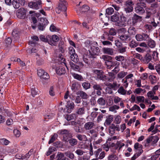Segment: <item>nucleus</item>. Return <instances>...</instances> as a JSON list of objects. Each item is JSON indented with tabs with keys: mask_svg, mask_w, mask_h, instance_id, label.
Wrapping results in <instances>:
<instances>
[{
	"mask_svg": "<svg viewBox=\"0 0 160 160\" xmlns=\"http://www.w3.org/2000/svg\"><path fill=\"white\" fill-rule=\"evenodd\" d=\"M42 3V1L41 0H37L29 3L28 6L33 9H38L41 7Z\"/></svg>",
	"mask_w": 160,
	"mask_h": 160,
	"instance_id": "nucleus-6",
	"label": "nucleus"
},
{
	"mask_svg": "<svg viewBox=\"0 0 160 160\" xmlns=\"http://www.w3.org/2000/svg\"><path fill=\"white\" fill-rule=\"evenodd\" d=\"M65 154L67 157L72 160H76V158L75 157L74 154L72 152L68 151L65 153Z\"/></svg>",
	"mask_w": 160,
	"mask_h": 160,
	"instance_id": "nucleus-19",
	"label": "nucleus"
},
{
	"mask_svg": "<svg viewBox=\"0 0 160 160\" xmlns=\"http://www.w3.org/2000/svg\"><path fill=\"white\" fill-rule=\"evenodd\" d=\"M97 102L101 106L105 105L106 103L105 100L102 97L99 98Z\"/></svg>",
	"mask_w": 160,
	"mask_h": 160,
	"instance_id": "nucleus-39",
	"label": "nucleus"
},
{
	"mask_svg": "<svg viewBox=\"0 0 160 160\" xmlns=\"http://www.w3.org/2000/svg\"><path fill=\"white\" fill-rule=\"evenodd\" d=\"M68 142L69 144L72 146L76 145L78 143V141L76 139L71 138L68 139Z\"/></svg>",
	"mask_w": 160,
	"mask_h": 160,
	"instance_id": "nucleus-27",
	"label": "nucleus"
},
{
	"mask_svg": "<svg viewBox=\"0 0 160 160\" xmlns=\"http://www.w3.org/2000/svg\"><path fill=\"white\" fill-rule=\"evenodd\" d=\"M115 59L117 61L122 62L124 60V57L123 56L119 55L115 57Z\"/></svg>",
	"mask_w": 160,
	"mask_h": 160,
	"instance_id": "nucleus-64",
	"label": "nucleus"
},
{
	"mask_svg": "<svg viewBox=\"0 0 160 160\" xmlns=\"http://www.w3.org/2000/svg\"><path fill=\"white\" fill-rule=\"evenodd\" d=\"M113 116L111 115H109L105 120L104 125L106 126L110 125L113 121Z\"/></svg>",
	"mask_w": 160,
	"mask_h": 160,
	"instance_id": "nucleus-21",
	"label": "nucleus"
},
{
	"mask_svg": "<svg viewBox=\"0 0 160 160\" xmlns=\"http://www.w3.org/2000/svg\"><path fill=\"white\" fill-rule=\"evenodd\" d=\"M146 7V4L143 2L138 3L135 8V12L137 13L142 14L145 12L144 8Z\"/></svg>",
	"mask_w": 160,
	"mask_h": 160,
	"instance_id": "nucleus-4",
	"label": "nucleus"
},
{
	"mask_svg": "<svg viewBox=\"0 0 160 160\" xmlns=\"http://www.w3.org/2000/svg\"><path fill=\"white\" fill-rule=\"evenodd\" d=\"M119 85H118L116 82H113V83H109L108 85L106 90L108 91V92L110 94L112 93V90H116L119 88Z\"/></svg>",
	"mask_w": 160,
	"mask_h": 160,
	"instance_id": "nucleus-7",
	"label": "nucleus"
},
{
	"mask_svg": "<svg viewBox=\"0 0 160 160\" xmlns=\"http://www.w3.org/2000/svg\"><path fill=\"white\" fill-rule=\"evenodd\" d=\"M108 160H118V157L113 154L109 155L108 157Z\"/></svg>",
	"mask_w": 160,
	"mask_h": 160,
	"instance_id": "nucleus-44",
	"label": "nucleus"
},
{
	"mask_svg": "<svg viewBox=\"0 0 160 160\" xmlns=\"http://www.w3.org/2000/svg\"><path fill=\"white\" fill-rule=\"evenodd\" d=\"M70 65L72 68L76 71H78L80 69L79 66L75 64L72 62H70Z\"/></svg>",
	"mask_w": 160,
	"mask_h": 160,
	"instance_id": "nucleus-34",
	"label": "nucleus"
},
{
	"mask_svg": "<svg viewBox=\"0 0 160 160\" xmlns=\"http://www.w3.org/2000/svg\"><path fill=\"white\" fill-rule=\"evenodd\" d=\"M158 53L157 51H154L153 52L152 56L154 60H156L158 59Z\"/></svg>",
	"mask_w": 160,
	"mask_h": 160,
	"instance_id": "nucleus-60",
	"label": "nucleus"
},
{
	"mask_svg": "<svg viewBox=\"0 0 160 160\" xmlns=\"http://www.w3.org/2000/svg\"><path fill=\"white\" fill-rule=\"evenodd\" d=\"M40 77L45 79H48L49 78V76L48 73L45 71L44 72L42 73V75Z\"/></svg>",
	"mask_w": 160,
	"mask_h": 160,
	"instance_id": "nucleus-54",
	"label": "nucleus"
},
{
	"mask_svg": "<svg viewBox=\"0 0 160 160\" xmlns=\"http://www.w3.org/2000/svg\"><path fill=\"white\" fill-rule=\"evenodd\" d=\"M42 23H39L38 25V29L41 31H43L45 28L46 26L42 24Z\"/></svg>",
	"mask_w": 160,
	"mask_h": 160,
	"instance_id": "nucleus-61",
	"label": "nucleus"
},
{
	"mask_svg": "<svg viewBox=\"0 0 160 160\" xmlns=\"http://www.w3.org/2000/svg\"><path fill=\"white\" fill-rule=\"evenodd\" d=\"M126 91L122 87H120L118 90V93L123 95L126 94Z\"/></svg>",
	"mask_w": 160,
	"mask_h": 160,
	"instance_id": "nucleus-52",
	"label": "nucleus"
},
{
	"mask_svg": "<svg viewBox=\"0 0 160 160\" xmlns=\"http://www.w3.org/2000/svg\"><path fill=\"white\" fill-rule=\"evenodd\" d=\"M112 124L109 127V132L111 135H113L115 133V129Z\"/></svg>",
	"mask_w": 160,
	"mask_h": 160,
	"instance_id": "nucleus-58",
	"label": "nucleus"
},
{
	"mask_svg": "<svg viewBox=\"0 0 160 160\" xmlns=\"http://www.w3.org/2000/svg\"><path fill=\"white\" fill-rule=\"evenodd\" d=\"M147 45L151 48H154L156 45V43L154 41L150 38L148 42Z\"/></svg>",
	"mask_w": 160,
	"mask_h": 160,
	"instance_id": "nucleus-25",
	"label": "nucleus"
},
{
	"mask_svg": "<svg viewBox=\"0 0 160 160\" xmlns=\"http://www.w3.org/2000/svg\"><path fill=\"white\" fill-rule=\"evenodd\" d=\"M149 78L152 84H153L155 83V81L156 80L157 78L156 76L152 75L149 76Z\"/></svg>",
	"mask_w": 160,
	"mask_h": 160,
	"instance_id": "nucleus-59",
	"label": "nucleus"
},
{
	"mask_svg": "<svg viewBox=\"0 0 160 160\" xmlns=\"http://www.w3.org/2000/svg\"><path fill=\"white\" fill-rule=\"evenodd\" d=\"M60 133L61 134L64 135L63 137L64 139H65V137H67V136L71 134L70 133V131L66 129H63L61 130L60 131Z\"/></svg>",
	"mask_w": 160,
	"mask_h": 160,
	"instance_id": "nucleus-30",
	"label": "nucleus"
},
{
	"mask_svg": "<svg viewBox=\"0 0 160 160\" xmlns=\"http://www.w3.org/2000/svg\"><path fill=\"white\" fill-rule=\"evenodd\" d=\"M56 71L57 73L59 75L64 74L66 72L65 68L62 66L57 68Z\"/></svg>",
	"mask_w": 160,
	"mask_h": 160,
	"instance_id": "nucleus-16",
	"label": "nucleus"
},
{
	"mask_svg": "<svg viewBox=\"0 0 160 160\" xmlns=\"http://www.w3.org/2000/svg\"><path fill=\"white\" fill-rule=\"evenodd\" d=\"M55 148L53 147H50L48 149V151L47 152L46 155L48 156L50 155L52 152H54L55 150Z\"/></svg>",
	"mask_w": 160,
	"mask_h": 160,
	"instance_id": "nucleus-50",
	"label": "nucleus"
},
{
	"mask_svg": "<svg viewBox=\"0 0 160 160\" xmlns=\"http://www.w3.org/2000/svg\"><path fill=\"white\" fill-rule=\"evenodd\" d=\"M158 7V4L156 3H155L152 4L150 8H148L146 10L153 15V14L156 12V8H157Z\"/></svg>",
	"mask_w": 160,
	"mask_h": 160,
	"instance_id": "nucleus-12",
	"label": "nucleus"
},
{
	"mask_svg": "<svg viewBox=\"0 0 160 160\" xmlns=\"http://www.w3.org/2000/svg\"><path fill=\"white\" fill-rule=\"evenodd\" d=\"M39 23H42V24L46 26L48 24V21L46 18H41Z\"/></svg>",
	"mask_w": 160,
	"mask_h": 160,
	"instance_id": "nucleus-46",
	"label": "nucleus"
},
{
	"mask_svg": "<svg viewBox=\"0 0 160 160\" xmlns=\"http://www.w3.org/2000/svg\"><path fill=\"white\" fill-rule=\"evenodd\" d=\"M58 5L55 8L56 12L59 14L61 12H66L68 3L65 0H59Z\"/></svg>",
	"mask_w": 160,
	"mask_h": 160,
	"instance_id": "nucleus-2",
	"label": "nucleus"
},
{
	"mask_svg": "<svg viewBox=\"0 0 160 160\" xmlns=\"http://www.w3.org/2000/svg\"><path fill=\"white\" fill-rule=\"evenodd\" d=\"M67 106V108H68L67 110V112H70L71 110H72L74 108V103L72 102H68Z\"/></svg>",
	"mask_w": 160,
	"mask_h": 160,
	"instance_id": "nucleus-32",
	"label": "nucleus"
},
{
	"mask_svg": "<svg viewBox=\"0 0 160 160\" xmlns=\"http://www.w3.org/2000/svg\"><path fill=\"white\" fill-rule=\"evenodd\" d=\"M76 117V115L75 114H71L66 115L65 118L67 121H70L72 119H74Z\"/></svg>",
	"mask_w": 160,
	"mask_h": 160,
	"instance_id": "nucleus-40",
	"label": "nucleus"
},
{
	"mask_svg": "<svg viewBox=\"0 0 160 160\" xmlns=\"http://www.w3.org/2000/svg\"><path fill=\"white\" fill-rule=\"evenodd\" d=\"M64 42H60L58 44V47L60 52L62 53H63L64 52V49L63 48Z\"/></svg>",
	"mask_w": 160,
	"mask_h": 160,
	"instance_id": "nucleus-45",
	"label": "nucleus"
},
{
	"mask_svg": "<svg viewBox=\"0 0 160 160\" xmlns=\"http://www.w3.org/2000/svg\"><path fill=\"white\" fill-rule=\"evenodd\" d=\"M108 33L114 36L116 34V30L115 29L112 28L110 29Z\"/></svg>",
	"mask_w": 160,
	"mask_h": 160,
	"instance_id": "nucleus-62",
	"label": "nucleus"
},
{
	"mask_svg": "<svg viewBox=\"0 0 160 160\" xmlns=\"http://www.w3.org/2000/svg\"><path fill=\"white\" fill-rule=\"evenodd\" d=\"M111 19L112 22H117L118 21L122 22L125 21V18L124 17L122 18L121 17L120 19L118 15L116 14L111 16Z\"/></svg>",
	"mask_w": 160,
	"mask_h": 160,
	"instance_id": "nucleus-14",
	"label": "nucleus"
},
{
	"mask_svg": "<svg viewBox=\"0 0 160 160\" xmlns=\"http://www.w3.org/2000/svg\"><path fill=\"white\" fill-rule=\"evenodd\" d=\"M77 94L79 95L82 99H87L88 98V95L85 92L82 91L78 92Z\"/></svg>",
	"mask_w": 160,
	"mask_h": 160,
	"instance_id": "nucleus-20",
	"label": "nucleus"
},
{
	"mask_svg": "<svg viewBox=\"0 0 160 160\" xmlns=\"http://www.w3.org/2000/svg\"><path fill=\"white\" fill-rule=\"evenodd\" d=\"M93 72L97 75V78L98 79L102 81L107 80V77L103 74V72L102 70L95 69L93 70Z\"/></svg>",
	"mask_w": 160,
	"mask_h": 160,
	"instance_id": "nucleus-5",
	"label": "nucleus"
},
{
	"mask_svg": "<svg viewBox=\"0 0 160 160\" xmlns=\"http://www.w3.org/2000/svg\"><path fill=\"white\" fill-rule=\"evenodd\" d=\"M48 43L52 46H55L56 45L57 42L56 41L53 39H52L51 36L50 35H48Z\"/></svg>",
	"mask_w": 160,
	"mask_h": 160,
	"instance_id": "nucleus-23",
	"label": "nucleus"
},
{
	"mask_svg": "<svg viewBox=\"0 0 160 160\" xmlns=\"http://www.w3.org/2000/svg\"><path fill=\"white\" fill-rule=\"evenodd\" d=\"M102 58L106 62H110L112 60V57L108 55H103L102 56Z\"/></svg>",
	"mask_w": 160,
	"mask_h": 160,
	"instance_id": "nucleus-33",
	"label": "nucleus"
},
{
	"mask_svg": "<svg viewBox=\"0 0 160 160\" xmlns=\"http://www.w3.org/2000/svg\"><path fill=\"white\" fill-rule=\"evenodd\" d=\"M133 8H132V7L130 8L125 7V8H124V11L127 14H128V13H129L132 12L133 11Z\"/></svg>",
	"mask_w": 160,
	"mask_h": 160,
	"instance_id": "nucleus-51",
	"label": "nucleus"
},
{
	"mask_svg": "<svg viewBox=\"0 0 160 160\" xmlns=\"http://www.w3.org/2000/svg\"><path fill=\"white\" fill-rule=\"evenodd\" d=\"M119 36L120 39L124 42H128L130 41L132 38L130 35H127L125 33H123L121 35Z\"/></svg>",
	"mask_w": 160,
	"mask_h": 160,
	"instance_id": "nucleus-9",
	"label": "nucleus"
},
{
	"mask_svg": "<svg viewBox=\"0 0 160 160\" xmlns=\"http://www.w3.org/2000/svg\"><path fill=\"white\" fill-rule=\"evenodd\" d=\"M68 53L70 55V58L72 61L75 63L78 61V56L76 53L75 50L73 47H70L68 48Z\"/></svg>",
	"mask_w": 160,
	"mask_h": 160,
	"instance_id": "nucleus-3",
	"label": "nucleus"
},
{
	"mask_svg": "<svg viewBox=\"0 0 160 160\" xmlns=\"http://www.w3.org/2000/svg\"><path fill=\"white\" fill-rule=\"evenodd\" d=\"M114 12V10L113 8L111 7L108 8L106 10V16L108 17V15H111Z\"/></svg>",
	"mask_w": 160,
	"mask_h": 160,
	"instance_id": "nucleus-37",
	"label": "nucleus"
},
{
	"mask_svg": "<svg viewBox=\"0 0 160 160\" xmlns=\"http://www.w3.org/2000/svg\"><path fill=\"white\" fill-rule=\"evenodd\" d=\"M72 75L74 79H77L78 81H84V78L82 76L80 75H79L75 73H72Z\"/></svg>",
	"mask_w": 160,
	"mask_h": 160,
	"instance_id": "nucleus-18",
	"label": "nucleus"
},
{
	"mask_svg": "<svg viewBox=\"0 0 160 160\" xmlns=\"http://www.w3.org/2000/svg\"><path fill=\"white\" fill-rule=\"evenodd\" d=\"M37 89H36L34 86H32L31 88V93L33 97H34L37 94L38 91Z\"/></svg>",
	"mask_w": 160,
	"mask_h": 160,
	"instance_id": "nucleus-43",
	"label": "nucleus"
},
{
	"mask_svg": "<svg viewBox=\"0 0 160 160\" xmlns=\"http://www.w3.org/2000/svg\"><path fill=\"white\" fill-rule=\"evenodd\" d=\"M152 144L154 145L155 144L159 139V138L157 136H151Z\"/></svg>",
	"mask_w": 160,
	"mask_h": 160,
	"instance_id": "nucleus-42",
	"label": "nucleus"
},
{
	"mask_svg": "<svg viewBox=\"0 0 160 160\" xmlns=\"http://www.w3.org/2000/svg\"><path fill=\"white\" fill-rule=\"evenodd\" d=\"M102 151V149L101 148H99L94 152V155H95L96 158L95 160H98V156H99V154Z\"/></svg>",
	"mask_w": 160,
	"mask_h": 160,
	"instance_id": "nucleus-41",
	"label": "nucleus"
},
{
	"mask_svg": "<svg viewBox=\"0 0 160 160\" xmlns=\"http://www.w3.org/2000/svg\"><path fill=\"white\" fill-rule=\"evenodd\" d=\"M40 38L41 41L45 42H48V36L46 38L45 36L42 35H41L39 37Z\"/></svg>",
	"mask_w": 160,
	"mask_h": 160,
	"instance_id": "nucleus-55",
	"label": "nucleus"
},
{
	"mask_svg": "<svg viewBox=\"0 0 160 160\" xmlns=\"http://www.w3.org/2000/svg\"><path fill=\"white\" fill-rule=\"evenodd\" d=\"M128 32L130 36L135 35L136 33V29L133 27H130L128 29Z\"/></svg>",
	"mask_w": 160,
	"mask_h": 160,
	"instance_id": "nucleus-36",
	"label": "nucleus"
},
{
	"mask_svg": "<svg viewBox=\"0 0 160 160\" xmlns=\"http://www.w3.org/2000/svg\"><path fill=\"white\" fill-rule=\"evenodd\" d=\"M160 155V149L157 150L155 153L151 157V160H156Z\"/></svg>",
	"mask_w": 160,
	"mask_h": 160,
	"instance_id": "nucleus-29",
	"label": "nucleus"
},
{
	"mask_svg": "<svg viewBox=\"0 0 160 160\" xmlns=\"http://www.w3.org/2000/svg\"><path fill=\"white\" fill-rule=\"evenodd\" d=\"M127 74V72H126L123 71H122L119 72L118 74V77L119 78H124Z\"/></svg>",
	"mask_w": 160,
	"mask_h": 160,
	"instance_id": "nucleus-57",
	"label": "nucleus"
},
{
	"mask_svg": "<svg viewBox=\"0 0 160 160\" xmlns=\"http://www.w3.org/2000/svg\"><path fill=\"white\" fill-rule=\"evenodd\" d=\"M89 52V54H85L83 57V61L88 64H90L93 62L94 59L96 58L100 53V49L98 47L92 46L91 47Z\"/></svg>",
	"mask_w": 160,
	"mask_h": 160,
	"instance_id": "nucleus-1",
	"label": "nucleus"
},
{
	"mask_svg": "<svg viewBox=\"0 0 160 160\" xmlns=\"http://www.w3.org/2000/svg\"><path fill=\"white\" fill-rule=\"evenodd\" d=\"M94 125V124L92 122H88L85 124L84 128L86 130H89L92 128Z\"/></svg>",
	"mask_w": 160,
	"mask_h": 160,
	"instance_id": "nucleus-26",
	"label": "nucleus"
},
{
	"mask_svg": "<svg viewBox=\"0 0 160 160\" xmlns=\"http://www.w3.org/2000/svg\"><path fill=\"white\" fill-rule=\"evenodd\" d=\"M83 88L85 90H87L91 88V84L88 81H86L82 83Z\"/></svg>",
	"mask_w": 160,
	"mask_h": 160,
	"instance_id": "nucleus-22",
	"label": "nucleus"
},
{
	"mask_svg": "<svg viewBox=\"0 0 160 160\" xmlns=\"http://www.w3.org/2000/svg\"><path fill=\"white\" fill-rule=\"evenodd\" d=\"M64 154L61 152H58L57 156V158L58 160H63L65 158Z\"/></svg>",
	"mask_w": 160,
	"mask_h": 160,
	"instance_id": "nucleus-48",
	"label": "nucleus"
},
{
	"mask_svg": "<svg viewBox=\"0 0 160 160\" xmlns=\"http://www.w3.org/2000/svg\"><path fill=\"white\" fill-rule=\"evenodd\" d=\"M76 137L81 141H85L87 139L86 136L84 135L78 134L76 135Z\"/></svg>",
	"mask_w": 160,
	"mask_h": 160,
	"instance_id": "nucleus-35",
	"label": "nucleus"
},
{
	"mask_svg": "<svg viewBox=\"0 0 160 160\" xmlns=\"http://www.w3.org/2000/svg\"><path fill=\"white\" fill-rule=\"evenodd\" d=\"M132 23L135 25L137 23L141 22L142 20V17L134 13L132 18Z\"/></svg>",
	"mask_w": 160,
	"mask_h": 160,
	"instance_id": "nucleus-8",
	"label": "nucleus"
},
{
	"mask_svg": "<svg viewBox=\"0 0 160 160\" xmlns=\"http://www.w3.org/2000/svg\"><path fill=\"white\" fill-rule=\"evenodd\" d=\"M76 9L77 13L79 14L82 12H87L90 10V8L88 5L84 4L80 8Z\"/></svg>",
	"mask_w": 160,
	"mask_h": 160,
	"instance_id": "nucleus-10",
	"label": "nucleus"
},
{
	"mask_svg": "<svg viewBox=\"0 0 160 160\" xmlns=\"http://www.w3.org/2000/svg\"><path fill=\"white\" fill-rule=\"evenodd\" d=\"M152 56L149 53H147L142 58V62L144 63H148L152 60Z\"/></svg>",
	"mask_w": 160,
	"mask_h": 160,
	"instance_id": "nucleus-13",
	"label": "nucleus"
},
{
	"mask_svg": "<svg viewBox=\"0 0 160 160\" xmlns=\"http://www.w3.org/2000/svg\"><path fill=\"white\" fill-rule=\"evenodd\" d=\"M14 8L15 9H18L20 6L19 0H13L12 4Z\"/></svg>",
	"mask_w": 160,
	"mask_h": 160,
	"instance_id": "nucleus-24",
	"label": "nucleus"
},
{
	"mask_svg": "<svg viewBox=\"0 0 160 160\" xmlns=\"http://www.w3.org/2000/svg\"><path fill=\"white\" fill-rule=\"evenodd\" d=\"M26 15V11L23 8H20L18 10L17 13L18 17L20 19H24Z\"/></svg>",
	"mask_w": 160,
	"mask_h": 160,
	"instance_id": "nucleus-11",
	"label": "nucleus"
},
{
	"mask_svg": "<svg viewBox=\"0 0 160 160\" xmlns=\"http://www.w3.org/2000/svg\"><path fill=\"white\" fill-rule=\"evenodd\" d=\"M93 85V88L94 90H102L101 84H98L96 82H94L92 84Z\"/></svg>",
	"mask_w": 160,
	"mask_h": 160,
	"instance_id": "nucleus-28",
	"label": "nucleus"
},
{
	"mask_svg": "<svg viewBox=\"0 0 160 160\" xmlns=\"http://www.w3.org/2000/svg\"><path fill=\"white\" fill-rule=\"evenodd\" d=\"M120 63L117 61H113L112 62V64L110 65V68L109 69H112L114 67H115L117 65H119Z\"/></svg>",
	"mask_w": 160,
	"mask_h": 160,
	"instance_id": "nucleus-56",
	"label": "nucleus"
},
{
	"mask_svg": "<svg viewBox=\"0 0 160 160\" xmlns=\"http://www.w3.org/2000/svg\"><path fill=\"white\" fill-rule=\"evenodd\" d=\"M134 5V2L131 0H128L126 1L125 3V7H132L133 8Z\"/></svg>",
	"mask_w": 160,
	"mask_h": 160,
	"instance_id": "nucleus-31",
	"label": "nucleus"
},
{
	"mask_svg": "<svg viewBox=\"0 0 160 160\" xmlns=\"http://www.w3.org/2000/svg\"><path fill=\"white\" fill-rule=\"evenodd\" d=\"M0 143L3 145H7L9 142V141L5 138H2L0 140Z\"/></svg>",
	"mask_w": 160,
	"mask_h": 160,
	"instance_id": "nucleus-53",
	"label": "nucleus"
},
{
	"mask_svg": "<svg viewBox=\"0 0 160 160\" xmlns=\"http://www.w3.org/2000/svg\"><path fill=\"white\" fill-rule=\"evenodd\" d=\"M19 32L17 30H13L12 33V37L14 38V39L17 40L19 38Z\"/></svg>",
	"mask_w": 160,
	"mask_h": 160,
	"instance_id": "nucleus-38",
	"label": "nucleus"
},
{
	"mask_svg": "<svg viewBox=\"0 0 160 160\" xmlns=\"http://www.w3.org/2000/svg\"><path fill=\"white\" fill-rule=\"evenodd\" d=\"M136 39L138 41H143V36H142V34H137L135 36Z\"/></svg>",
	"mask_w": 160,
	"mask_h": 160,
	"instance_id": "nucleus-63",
	"label": "nucleus"
},
{
	"mask_svg": "<svg viewBox=\"0 0 160 160\" xmlns=\"http://www.w3.org/2000/svg\"><path fill=\"white\" fill-rule=\"evenodd\" d=\"M74 129L75 132L77 133H81L82 132V128L80 126H75Z\"/></svg>",
	"mask_w": 160,
	"mask_h": 160,
	"instance_id": "nucleus-49",
	"label": "nucleus"
},
{
	"mask_svg": "<svg viewBox=\"0 0 160 160\" xmlns=\"http://www.w3.org/2000/svg\"><path fill=\"white\" fill-rule=\"evenodd\" d=\"M80 87V85L78 82H75L72 84L71 87L72 89L74 92H76L79 90Z\"/></svg>",
	"mask_w": 160,
	"mask_h": 160,
	"instance_id": "nucleus-17",
	"label": "nucleus"
},
{
	"mask_svg": "<svg viewBox=\"0 0 160 160\" xmlns=\"http://www.w3.org/2000/svg\"><path fill=\"white\" fill-rule=\"evenodd\" d=\"M102 50L104 54L110 55L114 54V49L112 48L104 47L102 48Z\"/></svg>",
	"mask_w": 160,
	"mask_h": 160,
	"instance_id": "nucleus-15",
	"label": "nucleus"
},
{
	"mask_svg": "<svg viewBox=\"0 0 160 160\" xmlns=\"http://www.w3.org/2000/svg\"><path fill=\"white\" fill-rule=\"evenodd\" d=\"M146 14L145 17V19H152L154 18L152 17L153 15L146 10Z\"/></svg>",
	"mask_w": 160,
	"mask_h": 160,
	"instance_id": "nucleus-47",
	"label": "nucleus"
}]
</instances>
